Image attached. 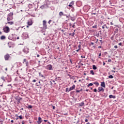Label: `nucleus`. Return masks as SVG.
<instances>
[{"label": "nucleus", "instance_id": "13", "mask_svg": "<svg viewBox=\"0 0 124 124\" xmlns=\"http://www.w3.org/2000/svg\"><path fill=\"white\" fill-rule=\"evenodd\" d=\"M98 91L99 92H104V89L102 87H99Z\"/></svg>", "mask_w": 124, "mask_h": 124}, {"label": "nucleus", "instance_id": "32", "mask_svg": "<svg viewBox=\"0 0 124 124\" xmlns=\"http://www.w3.org/2000/svg\"><path fill=\"white\" fill-rule=\"evenodd\" d=\"M114 48H115V49H117V48H118V46H114Z\"/></svg>", "mask_w": 124, "mask_h": 124}, {"label": "nucleus", "instance_id": "35", "mask_svg": "<svg viewBox=\"0 0 124 124\" xmlns=\"http://www.w3.org/2000/svg\"><path fill=\"white\" fill-rule=\"evenodd\" d=\"M80 48H78V50H76V52H79L80 51Z\"/></svg>", "mask_w": 124, "mask_h": 124}, {"label": "nucleus", "instance_id": "18", "mask_svg": "<svg viewBox=\"0 0 124 124\" xmlns=\"http://www.w3.org/2000/svg\"><path fill=\"white\" fill-rule=\"evenodd\" d=\"M0 39H1V40H3V39H5V36H1L0 37Z\"/></svg>", "mask_w": 124, "mask_h": 124}, {"label": "nucleus", "instance_id": "24", "mask_svg": "<svg viewBox=\"0 0 124 124\" xmlns=\"http://www.w3.org/2000/svg\"><path fill=\"white\" fill-rule=\"evenodd\" d=\"M93 83H90V84H89L87 85V86H88V87H90V86H93Z\"/></svg>", "mask_w": 124, "mask_h": 124}, {"label": "nucleus", "instance_id": "38", "mask_svg": "<svg viewBox=\"0 0 124 124\" xmlns=\"http://www.w3.org/2000/svg\"><path fill=\"white\" fill-rule=\"evenodd\" d=\"M72 27V28H74L75 27V25H74V24L73 25Z\"/></svg>", "mask_w": 124, "mask_h": 124}, {"label": "nucleus", "instance_id": "40", "mask_svg": "<svg viewBox=\"0 0 124 124\" xmlns=\"http://www.w3.org/2000/svg\"><path fill=\"white\" fill-rule=\"evenodd\" d=\"M44 121L45 122V123H47V120H44Z\"/></svg>", "mask_w": 124, "mask_h": 124}, {"label": "nucleus", "instance_id": "4", "mask_svg": "<svg viewBox=\"0 0 124 124\" xmlns=\"http://www.w3.org/2000/svg\"><path fill=\"white\" fill-rule=\"evenodd\" d=\"M46 23H47V22L46 21V20H43V28L45 30H46L47 29V25L46 24Z\"/></svg>", "mask_w": 124, "mask_h": 124}, {"label": "nucleus", "instance_id": "45", "mask_svg": "<svg viewBox=\"0 0 124 124\" xmlns=\"http://www.w3.org/2000/svg\"><path fill=\"white\" fill-rule=\"evenodd\" d=\"M53 109L54 110L55 109V106H53Z\"/></svg>", "mask_w": 124, "mask_h": 124}, {"label": "nucleus", "instance_id": "33", "mask_svg": "<svg viewBox=\"0 0 124 124\" xmlns=\"http://www.w3.org/2000/svg\"><path fill=\"white\" fill-rule=\"evenodd\" d=\"M78 49H81V45H78Z\"/></svg>", "mask_w": 124, "mask_h": 124}, {"label": "nucleus", "instance_id": "58", "mask_svg": "<svg viewBox=\"0 0 124 124\" xmlns=\"http://www.w3.org/2000/svg\"><path fill=\"white\" fill-rule=\"evenodd\" d=\"M96 84H97V85H98V83H96Z\"/></svg>", "mask_w": 124, "mask_h": 124}, {"label": "nucleus", "instance_id": "25", "mask_svg": "<svg viewBox=\"0 0 124 124\" xmlns=\"http://www.w3.org/2000/svg\"><path fill=\"white\" fill-rule=\"evenodd\" d=\"M39 74L41 77H44V76L41 74V73H39Z\"/></svg>", "mask_w": 124, "mask_h": 124}, {"label": "nucleus", "instance_id": "47", "mask_svg": "<svg viewBox=\"0 0 124 124\" xmlns=\"http://www.w3.org/2000/svg\"><path fill=\"white\" fill-rule=\"evenodd\" d=\"M22 124H25V123L24 122V121H23V122H22Z\"/></svg>", "mask_w": 124, "mask_h": 124}, {"label": "nucleus", "instance_id": "59", "mask_svg": "<svg viewBox=\"0 0 124 124\" xmlns=\"http://www.w3.org/2000/svg\"><path fill=\"white\" fill-rule=\"evenodd\" d=\"M74 82H75V83H76V80H75V81H74Z\"/></svg>", "mask_w": 124, "mask_h": 124}, {"label": "nucleus", "instance_id": "6", "mask_svg": "<svg viewBox=\"0 0 124 124\" xmlns=\"http://www.w3.org/2000/svg\"><path fill=\"white\" fill-rule=\"evenodd\" d=\"M10 58V55H9V54H7L4 56V59L5 61H8Z\"/></svg>", "mask_w": 124, "mask_h": 124}, {"label": "nucleus", "instance_id": "52", "mask_svg": "<svg viewBox=\"0 0 124 124\" xmlns=\"http://www.w3.org/2000/svg\"><path fill=\"white\" fill-rule=\"evenodd\" d=\"M37 57L38 58V57H39V55L38 54V55H37Z\"/></svg>", "mask_w": 124, "mask_h": 124}, {"label": "nucleus", "instance_id": "10", "mask_svg": "<svg viewBox=\"0 0 124 124\" xmlns=\"http://www.w3.org/2000/svg\"><path fill=\"white\" fill-rule=\"evenodd\" d=\"M74 4V1H72L71 2L68 6H69V7H71L72 8H73V5Z\"/></svg>", "mask_w": 124, "mask_h": 124}, {"label": "nucleus", "instance_id": "27", "mask_svg": "<svg viewBox=\"0 0 124 124\" xmlns=\"http://www.w3.org/2000/svg\"><path fill=\"white\" fill-rule=\"evenodd\" d=\"M18 118H19V119L20 120H22L23 119V117H22V115H20V116H18Z\"/></svg>", "mask_w": 124, "mask_h": 124}, {"label": "nucleus", "instance_id": "26", "mask_svg": "<svg viewBox=\"0 0 124 124\" xmlns=\"http://www.w3.org/2000/svg\"><path fill=\"white\" fill-rule=\"evenodd\" d=\"M93 29H97V26L96 25L93 26Z\"/></svg>", "mask_w": 124, "mask_h": 124}, {"label": "nucleus", "instance_id": "7", "mask_svg": "<svg viewBox=\"0 0 124 124\" xmlns=\"http://www.w3.org/2000/svg\"><path fill=\"white\" fill-rule=\"evenodd\" d=\"M29 48L26 47L23 49V51L24 53H25V54H28V53H29Z\"/></svg>", "mask_w": 124, "mask_h": 124}, {"label": "nucleus", "instance_id": "20", "mask_svg": "<svg viewBox=\"0 0 124 124\" xmlns=\"http://www.w3.org/2000/svg\"><path fill=\"white\" fill-rule=\"evenodd\" d=\"M59 15L60 16H62V15H63V13H62V12H60L59 13Z\"/></svg>", "mask_w": 124, "mask_h": 124}, {"label": "nucleus", "instance_id": "43", "mask_svg": "<svg viewBox=\"0 0 124 124\" xmlns=\"http://www.w3.org/2000/svg\"><path fill=\"white\" fill-rule=\"evenodd\" d=\"M11 123H14V121L11 120Z\"/></svg>", "mask_w": 124, "mask_h": 124}, {"label": "nucleus", "instance_id": "14", "mask_svg": "<svg viewBox=\"0 0 124 124\" xmlns=\"http://www.w3.org/2000/svg\"><path fill=\"white\" fill-rule=\"evenodd\" d=\"M101 87H103V88H105V82H102L101 84Z\"/></svg>", "mask_w": 124, "mask_h": 124}, {"label": "nucleus", "instance_id": "63", "mask_svg": "<svg viewBox=\"0 0 124 124\" xmlns=\"http://www.w3.org/2000/svg\"><path fill=\"white\" fill-rule=\"evenodd\" d=\"M48 124H50V123H49V122H48Z\"/></svg>", "mask_w": 124, "mask_h": 124}, {"label": "nucleus", "instance_id": "30", "mask_svg": "<svg viewBox=\"0 0 124 124\" xmlns=\"http://www.w3.org/2000/svg\"><path fill=\"white\" fill-rule=\"evenodd\" d=\"M52 22V20H49V21L48 22V24H51V22Z\"/></svg>", "mask_w": 124, "mask_h": 124}, {"label": "nucleus", "instance_id": "36", "mask_svg": "<svg viewBox=\"0 0 124 124\" xmlns=\"http://www.w3.org/2000/svg\"><path fill=\"white\" fill-rule=\"evenodd\" d=\"M119 45H120V46H122V43H119Z\"/></svg>", "mask_w": 124, "mask_h": 124}, {"label": "nucleus", "instance_id": "44", "mask_svg": "<svg viewBox=\"0 0 124 124\" xmlns=\"http://www.w3.org/2000/svg\"><path fill=\"white\" fill-rule=\"evenodd\" d=\"M102 28L103 29H105V27H104V26H102Z\"/></svg>", "mask_w": 124, "mask_h": 124}, {"label": "nucleus", "instance_id": "2", "mask_svg": "<svg viewBox=\"0 0 124 124\" xmlns=\"http://www.w3.org/2000/svg\"><path fill=\"white\" fill-rule=\"evenodd\" d=\"M3 30L6 33H8V32H9L10 31V29L8 26L4 27L3 29Z\"/></svg>", "mask_w": 124, "mask_h": 124}, {"label": "nucleus", "instance_id": "54", "mask_svg": "<svg viewBox=\"0 0 124 124\" xmlns=\"http://www.w3.org/2000/svg\"><path fill=\"white\" fill-rule=\"evenodd\" d=\"M21 110H24V108H21Z\"/></svg>", "mask_w": 124, "mask_h": 124}, {"label": "nucleus", "instance_id": "15", "mask_svg": "<svg viewBox=\"0 0 124 124\" xmlns=\"http://www.w3.org/2000/svg\"><path fill=\"white\" fill-rule=\"evenodd\" d=\"M93 69H94V70H96V69H97V67H96V66H95V65H93Z\"/></svg>", "mask_w": 124, "mask_h": 124}, {"label": "nucleus", "instance_id": "22", "mask_svg": "<svg viewBox=\"0 0 124 124\" xmlns=\"http://www.w3.org/2000/svg\"><path fill=\"white\" fill-rule=\"evenodd\" d=\"M108 78H110V79H113V76H112V75H109V76H108Z\"/></svg>", "mask_w": 124, "mask_h": 124}, {"label": "nucleus", "instance_id": "21", "mask_svg": "<svg viewBox=\"0 0 124 124\" xmlns=\"http://www.w3.org/2000/svg\"><path fill=\"white\" fill-rule=\"evenodd\" d=\"M91 74H92V75H94V73H93V71L91 70L90 71Z\"/></svg>", "mask_w": 124, "mask_h": 124}, {"label": "nucleus", "instance_id": "31", "mask_svg": "<svg viewBox=\"0 0 124 124\" xmlns=\"http://www.w3.org/2000/svg\"><path fill=\"white\" fill-rule=\"evenodd\" d=\"M77 93H80V91L78 90H76Z\"/></svg>", "mask_w": 124, "mask_h": 124}, {"label": "nucleus", "instance_id": "48", "mask_svg": "<svg viewBox=\"0 0 124 124\" xmlns=\"http://www.w3.org/2000/svg\"><path fill=\"white\" fill-rule=\"evenodd\" d=\"M81 58H86V57H85V56H84V57L81 56Z\"/></svg>", "mask_w": 124, "mask_h": 124}, {"label": "nucleus", "instance_id": "3", "mask_svg": "<svg viewBox=\"0 0 124 124\" xmlns=\"http://www.w3.org/2000/svg\"><path fill=\"white\" fill-rule=\"evenodd\" d=\"M22 37L23 39H27V38H29V34L27 33H23Z\"/></svg>", "mask_w": 124, "mask_h": 124}, {"label": "nucleus", "instance_id": "42", "mask_svg": "<svg viewBox=\"0 0 124 124\" xmlns=\"http://www.w3.org/2000/svg\"><path fill=\"white\" fill-rule=\"evenodd\" d=\"M110 25H113L114 24H113V22H110Z\"/></svg>", "mask_w": 124, "mask_h": 124}, {"label": "nucleus", "instance_id": "11", "mask_svg": "<svg viewBox=\"0 0 124 124\" xmlns=\"http://www.w3.org/2000/svg\"><path fill=\"white\" fill-rule=\"evenodd\" d=\"M42 119L41 118V117H38V121H37V123L38 124H41V123H42Z\"/></svg>", "mask_w": 124, "mask_h": 124}, {"label": "nucleus", "instance_id": "19", "mask_svg": "<svg viewBox=\"0 0 124 124\" xmlns=\"http://www.w3.org/2000/svg\"><path fill=\"white\" fill-rule=\"evenodd\" d=\"M7 24H9L10 25H13L14 22H8Z\"/></svg>", "mask_w": 124, "mask_h": 124}, {"label": "nucleus", "instance_id": "29", "mask_svg": "<svg viewBox=\"0 0 124 124\" xmlns=\"http://www.w3.org/2000/svg\"><path fill=\"white\" fill-rule=\"evenodd\" d=\"M1 79H2V80H3L4 81H5V79H4V77H2Z\"/></svg>", "mask_w": 124, "mask_h": 124}, {"label": "nucleus", "instance_id": "39", "mask_svg": "<svg viewBox=\"0 0 124 124\" xmlns=\"http://www.w3.org/2000/svg\"><path fill=\"white\" fill-rule=\"evenodd\" d=\"M32 82H36V80L35 79H33V80H32Z\"/></svg>", "mask_w": 124, "mask_h": 124}, {"label": "nucleus", "instance_id": "49", "mask_svg": "<svg viewBox=\"0 0 124 124\" xmlns=\"http://www.w3.org/2000/svg\"><path fill=\"white\" fill-rule=\"evenodd\" d=\"M74 34H75V33L74 32L73 33V35H74Z\"/></svg>", "mask_w": 124, "mask_h": 124}, {"label": "nucleus", "instance_id": "17", "mask_svg": "<svg viewBox=\"0 0 124 124\" xmlns=\"http://www.w3.org/2000/svg\"><path fill=\"white\" fill-rule=\"evenodd\" d=\"M109 98H115L116 97L115 96H113L112 95H109Z\"/></svg>", "mask_w": 124, "mask_h": 124}, {"label": "nucleus", "instance_id": "23", "mask_svg": "<svg viewBox=\"0 0 124 124\" xmlns=\"http://www.w3.org/2000/svg\"><path fill=\"white\" fill-rule=\"evenodd\" d=\"M28 108V109H31V108H32V106H31V105H29Z\"/></svg>", "mask_w": 124, "mask_h": 124}, {"label": "nucleus", "instance_id": "62", "mask_svg": "<svg viewBox=\"0 0 124 124\" xmlns=\"http://www.w3.org/2000/svg\"><path fill=\"white\" fill-rule=\"evenodd\" d=\"M79 91H80V92H81V91H82V89H81L80 90H79Z\"/></svg>", "mask_w": 124, "mask_h": 124}, {"label": "nucleus", "instance_id": "64", "mask_svg": "<svg viewBox=\"0 0 124 124\" xmlns=\"http://www.w3.org/2000/svg\"><path fill=\"white\" fill-rule=\"evenodd\" d=\"M16 120H18V118H16Z\"/></svg>", "mask_w": 124, "mask_h": 124}, {"label": "nucleus", "instance_id": "16", "mask_svg": "<svg viewBox=\"0 0 124 124\" xmlns=\"http://www.w3.org/2000/svg\"><path fill=\"white\" fill-rule=\"evenodd\" d=\"M84 104H85L84 103V102H82L79 103V106H80V107H82V106H84Z\"/></svg>", "mask_w": 124, "mask_h": 124}, {"label": "nucleus", "instance_id": "60", "mask_svg": "<svg viewBox=\"0 0 124 124\" xmlns=\"http://www.w3.org/2000/svg\"><path fill=\"white\" fill-rule=\"evenodd\" d=\"M27 28H29V26H27Z\"/></svg>", "mask_w": 124, "mask_h": 124}, {"label": "nucleus", "instance_id": "28", "mask_svg": "<svg viewBox=\"0 0 124 124\" xmlns=\"http://www.w3.org/2000/svg\"><path fill=\"white\" fill-rule=\"evenodd\" d=\"M108 62H112V60H111V59H108Z\"/></svg>", "mask_w": 124, "mask_h": 124}, {"label": "nucleus", "instance_id": "55", "mask_svg": "<svg viewBox=\"0 0 124 124\" xmlns=\"http://www.w3.org/2000/svg\"><path fill=\"white\" fill-rule=\"evenodd\" d=\"M19 37H17V39H19Z\"/></svg>", "mask_w": 124, "mask_h": 124}, {"label": "nucleus", "instance_id": "37", "mask_svg": "<svg viewBox=\"0 0 124 124\" xmlns=\"http://www.w3.org/2000/svg\"><path fill=\"white\" fill-rule=\"evenodd\" d=\"M100 56H101V53H100L99 54V58H100Z\"/></svg>", "mask_w": 124, "mask_h": 124}, {"label": "nucleus", "instance_id": "41", "mask_svg": "<svg viewBox=\"0 0 124 124\" xmlns=\"http://www.w3.org/2000/svg\"><path fill=\"white\" fill-rule=\"evenodd\" d=\"M88 119H86V120H85L86 123H88Z\"/></svg>", "mask_w": 124, "mask_h": 124}, {"label": "nucleus", "instance_id": "56", "mask_svg": "<svg viewBox=\"0 0 124 124\" xmlns=\"http://www.w3.org/2000/svg\"><path fill=\"white\" fill-rule=\"evenodd\" d=\"M92 44L93 45V43H92Z\"/></svg>", "mask_w": 124, "mask_h": 124}, {"label": "nucleus", "instance_id": "51", "mask_svg": "<svg viewBox=\"0 0 124 124\" xmlns=\"http://www.w3.org/2000/svg\"><path fill=\"white\" fill-rule=\"evenodd\" d=\"M16 117H18V114H16Z\"/></svg>", "mask_w": 124, "mask_h": 124}, {"label": "nucleus", "instance_id": "8", "mask_svg": "<svg viewBox=\"0 0 124 124\" xmlns=\"http://www.w3.org/2000/svg\"><path fill=\"white\" fill-rule=\"evenodd\" d=\"M47 69H48V70H52L53 69V68L52 67V65L49 64L46 66Z\"/></svg>", "mask_w": 124, "mask_h": 124}, {"label": "nucleus", "instance_id": "53", "mask_svg": "<svg viewBox=\"0 0 124 124\" xmlns=\"http://www.w3.org/2000/svg\"><path fill=\"white\" fill-rule=\"evenodd\" d=\"M98 48H101V46H99Z\"/></svg>", "mask_w": 124, "mask_h": 124}, {"label": "nucleus", "instance_id": "46", "mask_svg": "<svg viewBox=\"0 0 124 124\" xmlns=\"http://www.w3.org/2000/svg\"><path fill=\"white\" fill-rule=\"evenodd\" d=\"M112 71V72H113L114 73H115V72H116V71Z\"/></svg>", "mask_w": 124, "mask_h": 124}, {"label": "nucleus", "instance_id": "34", "mask_svg": "<svg viewBox=\"0 0 124 124\" xmlns=\"http://www.w3.org/2000/svg\"><path fill=\"white\" fill-rule=\"evenodd\" d=\"M97 91V90H96V89H94V92L95 93H96Z\"/></svg>", "mask_w": 124, "mask_h": 124}, {"label": "nucleus", "instance_id": "5", "mask_svg": "<svg viewBox=\"0 0 124 124\" xmlns=\"http://www.w3.org/2000/svg\"><path fill=\"white\" fill-rule=\"evenodd\" d=\"M75 89V85H73L72 87H70L69 89L68 88H66V91L68 90V92H70V91H72V90H74Z\"/></svg>", "mask_w": 124, "mask_h": 124}, {"label": "nucleus", "instance_id": "50", "mask_svg": "<svg viewBox=\"0 0 124 124\" xmlns=\"http://www.w3.org/2000/svg\"><path fill=\"white\" fill-rule=\"evenodd\" d=\"M103 65H105V62H103Z\"/></svg>", "mask_w": 124, "mask_h": 124}, {"label": "nucleus", "instance_id": "61", "mask_svg": "<svg viewBox=\"0 0 124 124\" xmlns=\"http://www.w3.org/2000/svg\"><path fill=\"white\" fill-rule=\"evenodd\" d=\"M113 69H116V68H113Z\"/></svg>", "mask_w": 124, "mask_h": 124}, {"label": "nucleus", "instance_id": "12", "mask_svg": "<svg viewBox=\"0 0 124 124\" xmlns=\"http://www.w3.org/2000/svg\"><path fill=\"white\" fill-rule=\"evenodd\" d=\"M27 24L29 26H31V25H32V20H30L28 21Z\"/></svg>", "mask_w": 124, "mask_h": 124}, {"label": "nucleus", "instance_id": "1", "mask_svg": "<svg viewBox=\"0 0 124 124\" xmlns=\"http://www.w3.org/2000/svg\"><path fill=\"white\" fill-rule=\"evenodd\" d=\"M7 21H10V20H13V13H10L8 15Z\"/></svg>", "mask_w": 124, "mask_h": 124}, {"label": "nucleus", "instance_id": "57", "mask_svg": "<svg viewBox=\"0 0 124 124\" xmlns=\"http://www.w3.org/2000/svg\"><path fill=\"white\" fill-rule=\"evenodd\" d=\"M88 91H89V90H86V92H88Z\"/></svg>", "mask_w": 124, "mask_h": 124}, {"label": "nucleus", "instance_id": "9", "mask_svg": "<svg viewBox=\"0 0 124 124\" xmlns=\"http://www.w3.org/2000/svg\"><path fill=\"white\" fill-rule=\"evenodd\" d=\"M23 63H25L26 64V66H29V62L28 61H27L26 59H24Z\"/></svg>", "mask_w": 124, "mask_h": 124}]
</instances>
